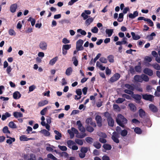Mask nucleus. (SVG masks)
Instances as JSON below:
<instances>
[{
    "label": "nucleus",
    "instance_id": "nucleus-1",
    "mask_svg": "<svg viewBox=\"0 0 160 160\" xmlns=\"http://www.w3.org/2000/svg\"><path fill=\"white\" fill-rule=\"evenodd\" d=\"M116 122L120 126L124 128L125 125L128 122V120L122 114H118L116 118Z\"/></svg>",
    "mask_w": 160,
    "mask_h": 160
},
{
    "label": "nucleus",
    "instance_id": "nucleus-2",
    "mask_svg": "<svg viewBox=\"0 0 160 160\" xmlns=\"http://www.w3.org/2000/svg\"><path fill=\"white\" fill-rule=\"evenodd\" d=\"M104 116L107 118L108 124L109 126L112 127L114 125V121L111 115L108 112L104 113Z\"/></svg>",
    "mask_w": 160,
    "mask_h": 160
},
{
    "label": "nucleus",
    "instance_id": "nucleus-3",
    "mask_svg": "<svg viewBox=\"0 0 160 160\" xmlns=\"http://www.w3.org/2000/svg\"><path fill=\"white\" fill-rule=\"evenodd\" d=\"M78 128L79 130L82 133L77 135V137L80 138H82L87 136L86 134L85 133V129L83 126H81L80 128L78 127Z\"/></svg>",
    "mask_w": 160,
    "mask_h": 160
},
{
    "label": "nucleus",
    "instance_id": "nucleus-4",
    "mask_svg": "<svg viewBox=\"0 0 160 160\" xmlns=\"http://www.w3.org/2000/svg\"><path fill=\"white\" fill-rule=\"evenodd\" d=\"M142 98L146 101L152 102L154 100V96L151 94H148L147 93L142 95Z\"/></svg>",
    "mask_w": 160,
    "mask_h": 160
},
{
    "label": "nucleus",
    "instance_id": "nucleus-5",
    "mask_svg": "<svg viewBox=\"0 0 160 160\" xmlns=\"http://www.w3.org/2000/svg\"><path fill=\"white\" fill-rule=\"evenodd\" d=\"M83 41L81 39L78 40L76 42V49L77 51L82 50L84 49L82 45L83 44Z\"/></svg>",
    "mask_w": 160,
    "mask_h": 160
},
{
    "label": "nucleus",
    "instance_id": "nucleus-6",
    "mask_svg": "<svg viewBox=\"0 0 160 160\" xmlns=\"http://www.w3.org/2000/svg\"><path fill=\"white\" fill-rule=\"evenodd\" d=\"M113 135H112L111 138L113 141L117 143H118L119 142V140L118 139L119 138V134L116 132H114L113 133Z\"/></svg>",
    "mask_w": 160,
    "mask_h": 160
},
{
    "label": "nucleus",
    "instance_id": "nucleus-7",
    "mask_svg": "<svg viewBox=\"0 0 160 160\" xmlns=\"http://www.w3.org/2000/svg\"><path fill=\"white\" fill-rule=\"evenodd\" d=\"M120 75L119 73H116L110 78V81L111 82H113L118 80L120 78Z\"/></svg>",
    "mask_w": 160,
    "mask_h": 160
},
{
    "label": "nucleus",
    "instance_id": "nucleus-8",
    "mask_svg": "<svg viewBox=\"0 0 160 160\" xmlns=\"http://www.w3.org/2000/svg\"><path fill=\"white\" fill-rule=\"evenodd\" d=\"M132 97L136 101L137 103H140V101L142 99V96L138 94H134V93L132 95Z\"/></svg>",
    "mask_w": 160,
    "mask_h": 160
},
{
    "label": "nucleus",
    "instance_id": "nucleus-9",
    "mask_svg": "<svg viewBox=\"0 0 160 160\" xmlns=\"http://www.w3.org/2000/svg\"><path fill=\"white\" fill-rule=\"evenodd\" d=\"M138 113L139 117L143 119H145L147 115L145 112L142 109H140L138 110Z\"/></svg>",
    "mask_w": 160,
    "mask_h": 160
},
{
    "label": "nucleus",
    "instance_id": "nucleus-10",
    "mask_svg": "<svg viewBox=\"0 0 160 160\" xmlns=\"http://www.w3.org/2000/svg\"><path fill=\"white\" fill-rule=\"evenodd\" d=\"M143 72L145 74L148 75L149 76H152L153 75V72L152 70L148 68H145Z\"/></svg>",
    "mask_w": 160,
    "mask_h": 160
},
{
    "label": "nucleus",
    "instance_id": "nucleus-11",
    "mask_svg": "<svg viewBox=\"0 0 160 160\" xmlns=\"http://www.w3.org/2000/svg\"><path fill=\"white\" fill-rule=\"evenodd\" d=\"M95 120L98 126L99 127H101L102 126V118L101 116L98 115L96 116Z\"/></svg>",
    "mask_w": 160,
    "mask_h": 160
},
{
    "label": "nucleus",
    "instance_id": "nucleus-12",
    "mask_svg": "<svg viewBox=\"0 0 160 160\" xmlns=\"http://www.w3.org/2000/svg\"><path fill=\"white\" fill-rule=\"evenodd\" d=\"M18 8V4L17 3L13 4L10 7V10L12 13L15 12Z\"/></svg>",
    "mask_w": 160,
    "mask_h": 160
},
{
    "label": "nucleus",
    "instance_id": "nucleus-13",
    "mask_svg": "<svg viewBox=\"0 0 160 160\" xmlns=\"http://www.w3.org/2000/svg\"><path fill=\"white\" fill-rule=\"evenodd\" d=\"M40 48L42 50H46L47 49V43L44 42H41L39 44Z\"/></svg>",
    "mask_w": 160,
    "mask_h": 160
},
{
    "label": "nucleus",
    "instance_id": "nucleus-14",
    "mask_svg": "<svg viewBox=\"0 0 160 160\" xmlns=\"http://www.w3.org/2000/svg\"><path fill=\"white\" fill-rule=\"evenodd\" d=\"M149 109L153 112H158L157 107L153 104H150L149 106Z\"/></svg>",
    "mask_w": 160,
    "mask_h": 160
},
{
    "label": "nucleus",
    "instance_id": "nucleus-15",
    "mask_svg": "<svg viewBox=\"0 0 160 160\" xmlns=\"http://www.w3.org/2000/svg\"><path fill=\"white\" fill-rule=\"evenodd\" d=\"M134 79L136 82H142V74L141 76L138 75H135L134 77Z\"/></svg>",
    "mask_w": 160,
    "mask_h": 160
},
{
    "label": "nucleus",
    "instance_id": "nucleus-16",
    "mask_svg": "<svg viewBox=\"0 0 160 160\" xmlns=\"http://www.w3.org/2000/svg\"><path fill=\"white\" fill-rule=\"evenodd\" d=\"M13 97L14 99H18L21 97V94L18 91H16L13 93Z\"/></svg>",
    "mask_w": 160,
    "mask_h": 160
},
{
    "label": "nucleus",
    "instance_id": "nucleus-17",
    "mask_svg": "<svg viewBox=\"0 0 160 160\" xmlns=\"http://www.w3.org/2000/svg\"><path fill=\"white\" fill-rule=\"evenodd\" d=\"M128 107L131 111L133 112H135L137 110V108L135 105L132 103H130L128 104Z\"/></svg>",
    "mask_w": 160,
    "mask_h": 160
},
{
    "label": "nucleus",
    "instance_id": "nucleus-18",
    "mask_svg": "<svg viewBox=\"0 0 160 160\" xmlns=\"http://www.w3.org/2000/svg\"><path fill=\"white\" fill-rule=\"evenodd\" d=\"M7 138H10L7 140L6 142L7 143L10 144H11L13 142H14L15 141V139L14 138H11L8 136V135H7Z\"/></svg>",
    "mask_w": 160,
    "mask_h": 160
},
{
    "label": "nucleus",
    "instance_id": "nucleus-19",
    "mask_svg": "<svg viewBox=\"0 0 160 160\" xmlns=\"http://www.w3.org/2000/svg\"><path fill=\"white\" fill-rule=\"evenodd\" d=\"M13 115L16 118H22L23 117V114L20 112H15L13 113Z\"/></svg>",
    "mask_w": 160,
    "mask_h": 160
},
{
    "label": "nucleus",
    "instance_id": "nucleus-20",
    "mask_svg": "<svg viewBox=\"0 0 160 160\" xmlns=\"http://www.w3.org/2000/svg\"><path fill=\"white\" fill-rule=\"evenodd\" d=\"M54 132L57 135L55 136V138L56 140H58L60 139L62 137L61 133L57 130H55L54 131Z\"/></svg>",
    "mask_w": 160,
    "mask_h": 160
},
{
    "label": "nucleus",
    "instance_id": "nucleus-21",
    "mask_svg": "<svg viewBox=\"0 0 160 160\" xmlns=\"http://www.w3.org/2000/svg\"><path fill=\"white\" fill-rule=\"evenodd\" d=\"M32 138H27L25 135H22L20 137V140L21 141H28L30 140H32Z\"/></svg>",
    "mask_w": 160,
    "mask_h": 160
},
{
    "label": "nucleus",
    "instance_id": "nucleus-22",
    "mask_svg": "<svg viewBox=\"0 0 160 160\" xmlns=\"http://www.w3.org/2000/svg\"><path fill=\"white\" fill-rule=\"evenodd\" d=\"M58 57H55V58H53L50 61L49 64L51 65H53L58 60Z\"/></svg>",
    "mask_w": 160,
    "mask_h": 160
},
{
    "label": "nucleus",
    "instance_id": "nucleus-23",
    "mask_svg": "<svg viewBox=\"0 0 160 160\" xmlns=\"http://www.w3.org/2000/svg\"><path fill=\"white\" fill-rule=\"evenodd\" d=\"M48 101L47 100H44L39 102L38 103V106L39 107L43 106L48 104Z\"/></svg>",
    "mask_w": 160,
    "mask_h": 160
},
{
    "label": "nucleus",
    "instance_id": "nucleus-24",
    "mask_svg": "<svg viewBox=\"0 0 160 160\" xmlns=\"http://www.w3.org/2000/svg\"><path fill=\"white\" fill-rule=\"evenodd\" d=\"M68 147L69 148H71V146L75 144V143L74 141L71 140H69L67 141V142Z\"/></svg>",
    "mask_w": 160,
    "mask_h": 160
},
{
    "label": "nucleus",
    "instance_id": "nucleus-25",
    "mask_svg": "<svg viewBox=\"0 0 160 160\" xmlns=\"http://www.w3.org/2000/svg\"><path fill=\"white\" fill-rule=\"evenodd\" d=\"M133 39L134 40H138L140 38V37L138 35H136L135 33L133 32H131Z\"/></svg>",
    "mask_w": 160,
    "mask_h": 160
},
{
    "label": "nucleus",
    "instance_id": "nucleus-26",
    "mask_svg": "<svg viewBox=\"0 0 160 160\" xmlns=\"http://www.w3.org/2000/svg\"><path fill=\"white\" fill-rule=\"evenodd\" d=\"M93 21V19L92 18H87L85 22V24L87 26L89 25Z\"/></svg>",
    "mask_w": 160,
    "mask_h": 160
},
{
    "label": "nucleus",
    "instance_id": "nucleus-27",
    "mask_svg": "<svg viewBox=\"0 0 160 160\" xmlns=\"http://www.w3.org/2000/svg\"><path fill=\"white\" fill-rule=\"evenodd\" d=\"M11 115L8 112H6L5 113V115H3L2 116V120L3 121L5 120L7 118L11 116Z\"/></svg>",
    "mask_w": 160,
    "mask_h": 160
},
{
    "label": "nucleus",
    "instance_id": "nucleus-28",
    "mask_svg": "<svg viewBox=\"0 0 160 160\" xmlns=\"http://www.w3.org/2000/svg\"><path fill=\"white\" fill-rule=\"evenodd\" d=\"M138 65L136 66L134 68L135 71L138 72H140L141 71V63L139 62L138 64Z\"/></svg>",
    "mask_w": 160,
    "mask_h": 160
},
{
    "label": "nucleus",
    "instance_id": "nucleus-29",
    "mask_svg": "<svg viewBox=\"0 0 160 160\" xmlns=\"http://www.w3.org/2000/svg\"><path fill=\"white\" fill-rule=\"evenodd\" d=\"M124 87L127 88L132 90L134 91V87L129 84L127 83L124 84Z\"/></svg>",
    "mask_w": 160,
    "mask_h": 160
},
{
    "label": "nucleus",
    "instance_id": "nucleus-30",
    "mask_svg": "<svg viewBox=\"0 0 160 160\" xmlns=\"http://www.w3.org/2000/svg\"><path fill=\"white\" fill-rule=\"evenodd\" d=\"M72 72V69L71 67L68 68L66 70L65 73L67 76L70 75Z\"/></svg>",
    "mask_w": 160,
    "mask_h": 160
},
{
    "label": "nucleus",
    "instance_id": "nucleus-31",
    "mask_svg": "<svg viewBox=\"0 0 160 160\" xmlns=\"http://www.w3.org/2000/svg\"><path fill=\"white\" fill-rule=\"evenodd\" d=\"M113 29H106V32L108 35V37H110L112 35L113 32Z\"/></svg>",
    "mask_w": 160,
    "mask_h": 160
},
{
    "label": "nucleus",
    "instance_id": "nucleus-32",
    "mask_svg": "<svg viewBox=\"0 0 160 160\" xmlns=\"http://www.w3.org/2000/svg\"><path fill=\"white\" fill-rule=\"evenodd\" d=\"M93 146L97 149H99L101 148V145L99 142H94Z\"/></svg>",
    "mask_w": 160,
    "mask_h": 160
},
{
    "label": "nucleus",
    "instance_id": "nucleus-33",
    "mask_svg": "<svg viewBox=\"0 0 160 160\" xmlns=\"http://www.w3.org/2000/svg\"><path fill=\"white\" fill-rule=\"evenodd\" d=\"M8 126L12 128H16L17 127L15 123L12 121L10 122L8 124Z\"/></svg>",
    "mask_w": 160,
    "mask_h": 160
},
{
    "label": "nucleus",
    "instance_id": "nucleus-34",
    "mask_svg": "<svg viewBox=\"0 0 160 160\" xmlns=\"http://www.w3.org/2000/svg\"><path fill=\"white\" fill-rule=\"evenodd\" d=\"M40 132L42 133L45 136H48L50 135V132L46 129H43L41 130Z\"/></svg>",
    "mask_w": 160,
    "mask_h": 160
},
{
    "label": "nucleus",
    "instance_id": "nucleus-35",
    "mask_svg": "<svg viewBox=\"0 0 160 160\" xmlns=\"http://www.w3.org/2000/svg\"><path fill=\"white\" fill-rule=\"evenodd\" d=\"M103 148L106 150H110L112 148L111 145L108 144H105L103 145Z\"/></svg>",
    "mask_w": 160,
    "mask_h": 160
},
{
    "label": "nucleus",
    "instance_id": "nucleus-36",
    "mask_svg": "<svg viewBox=\"0 0 160 160\" xmlns=\"http://www.w3.org/2000/svg\"><path fill=\"white\" fill-rule=\"evenodd\" d=\"M75 143H76L78 144L80 146L82 145L83 144V140L82 139H76L75 140Z\"/></svg>",
    "mask_w": 160,
    "mask_h": 160
},
{
    "label": "nucleus",
    "instance_id": "nucleus-37",
    "mask_svg": "<svg viewBox=\"0 0 160 160\" xmlns=\"http://www.w3.org/2000/svg\"><path fill=\"white\" fill-rule=\"evenodd\" d=\"M142 82L144 81L145 82H148L149 80V78L148 77L144 74H142Z\"/></svg>",
    "mask_w": 160,
    "mask_h": 160
},
{
    "label": "nucleus",
    "instance_id": "nucleus-38",
    "mask_svg": "<svg viewBox=\"0 0 160 160\" xmlns=\"http://www.w3.org/2000/svg\"><path fill=\"white\" fill-rule=\"evenodd\" d=\"M72 61H73V64L75 66H77L78 64V61L76 56H74L72 58Z\"/></svg>",
    "mask_w": 160,
    "mask_h": 160
},
{
    "label": "nucleus",
    "instance_id": "nucleus-39",
    "mask_svg": "<svg viewBox=\"0 0 160 160\" xmlns=\"http://www.w3.org/2000/svg\"><path fill=\"white\" fill-rule=\"evenodd\" d=\"M71 47V44H65L62 46V49H65L67 50H69Z\"/></svg>",
    "mask_w": 160,
    "mask_h": 160
},
{
    "label": "nucleus",
    "instance_id": "nucleus-40",
    "mask_svg": "<svg viewBox=\"0 0 160 160\" xmlns=\"http://www.w3.org/2000/svg\"><path fill=\"white\" fill-rule=\"evenodd\" d=\"M134 131L136 133L141 134L142 133V130L141 128L138 127H136L134 129Z\"/></svg>",
    "mask_w": 160,
    "mask_h": 160
},
{
    "label": "nucleus",
    "instance_id": "nucleus-41",
    "mask_svg": "<svg viewBox=\"0 0 160 160\" xmlns=\"http://www.w3.org/2000/svg\"><path fill=\"white\" fill-rule=\"evenodd\" d=\"M85 140L88 143L90 144H91L92 143L93 141L92 138L90 137H87L86 138Z\"/></svg>",
    "mask_w": 160,
    "mask_h": 160
},
{
    "label": "nucleus",
    "instance_id": "nucleus-42",
    "mask_svg": "<svg viewBox=\"0 0 160 160\" xmlns=\"http://www.w3.org/2000/svg\"><path fill=\"white\" fill-rule=\"evenodd\" d=\"M152 66L153 68L156 70H160V66L157 63L155 64H152Z\"/></svg>",
    "mask_w": 160,
    "mask_h": 160
},
{
    "label": "nucleus",
    "instance_id": "nucleus-43",
    "mask_svg": "<svg viewBox=\"0 0 160 160\" xmlns=\"http://www.w3.org/2000/svg\"><path fill=\"white\" fill-rule=\"evenodd\" d=\"M107 58L108 61L110 62H114V56L112 55H110L108 56Z\"/></svg>",
    "mask_w": 160,
    "mask_h": 160
},
{
    "label": "nucleus",
    "instance_id": "nucleus-44",
    "mask_svg": "<svg viewBox=\"0 0 160 160\" xmlns=\"http://www.w3.org/2000/svg\"><path fill=\"white\" fill-rule=\"evenodd\" d=\"M125 101L124 98H118L115 101L117 103H121Z\"/></svg>",
    "mask_w": 160,
    "mask_h": 160
},
{
    "label": "nucleus",
    "instance_id": "nucleus-45",
    "mask_svg": "<svg viewBox=\"0 0 160 160\" xmlns=\"http://www.w3.org/2000/svg\"><path fill=\"white\" fill-rule=\"evenodd\" d=\"M2 132L4 133H10V131L8 130V128L7 126L4 127L2 129Z\"/></svg>",
    "mask_w": 160,
    "mask_h": 160
},
{
    "label": "nucleus",
    "instance_id": "nucleus-46",
    "mask_svg": "<svg viewBox=\"0 0 160 160\" xmlns=\"http://www.w3.org/2000/svg\"><path fill=\"white\" fill-rule=\"evenodd\" d=\"M133 91L128 89H126L124 90V92L126 93L132 95L134 93Z\"/></svg>",
    "mask_w": 160,
    "mask_h": 160
},
{
    "label": "nucleus",
    "instance_id": "nucleus-47",
    "mask_svg": "<svg viewBox=\"0 0 160 160\" xmlns=\"http://www.w3.org/2000/svg\"><path fill=\"white\" fill-rule=\"evenodd\" d=\"M128 133V131L124 129L121 131V135L122 137H125L127 136Z\"/></svg>",
    "mask_w": 160,
    "mask_h": 160
},
{
    "label": "nucleus",
    "instance_id": "nucleus-48",
    "mask_svg": "<svg viewBox=\"0 0 160 160\" xmlns=\"http://www.w3.org/2000/svg\"><path fill=\"white\" fill-rule=\"evenodd\" d=\"M86 130L88 132H92L94 131V129L92 127L90 126H88L86 128Z\"/></svg>",
    "mask_w": 160,
    "mask_h": 160
},
{
    "label": "nucleus",
    "instance_id": "nucleus-49",
    "mask_svg": "<svg viewBox=\"0 0 160 160\" xmlns=\"http://www.w3.org/2000/svg\"><path fill=\"white\" fill-rule=\"evenodd\" d=\"M145 21H146L149 24V26L150 27H152L153 26V23L152 21L150 19L147 18L145 20Z\"/></svg>",
    "mask_w": 160,
    "mask_h": 160
},
{
    "label": "nucleus",
    "instance_id": "nucleus-50",
    "mask_svg": "<svg viewBox=\"0 0 160 160\" xmlns=\"http://www.w3.org/2000/svg\"><path fill=\"white\" fill-rule=\"evenodd\" d=\"M88 151V148L87 147H82L80 150V152L86 154Z\"/></svg>",
    "mask_w": 160,
    "mask_h": 160
},
{
    "label": "nucleus",
    "instance_id": "nucleus-51",
    "mask_svg": "<svg viewBox=\"0 0 160 160\" xmlns=\"http://www.w3.org/2000/svg\"><path fill=\"white\" fill-rule=\"evenodd\" d=\"M99 61L101 62L104 63H106L107 62V59L106 58L103 57H102L100 58L99 59Z\"/></svg>",
    "mask_w": 160,
    "mask_h": 160
},
{
    "label": "nucleus",
    "instance_id": "nucleus-52",
    "mask_svg": "<svg viewBox=\"0 0 160 160\" xmlns=\"http://www.w3.org/2000/svg\"><path fill=\"white\" fill-rule=\"evenodd\" d=\"M8 33L11 36H15L16 34L15 32L12 29H10L9 30Z\"/></svg>",
    "mask_w": 160,
    "mask_h": 160
},
{
    "label": "nucleus",
    "instance_id": "nucleus-53",
    "mask_svg": "<svg viewBox=\"0 0 160 160\" xmlns=\"http://www.w3.org/2000/svg\"><path fill=\"white\" fill-rule=\"evenodd\" d=\"M122 98H125L128 100H131V96L130 95L126 94H122Z\"/></svg>",
    "mask_w": 160,
    "mask_h": 160
},
{
    "label": "nucleus",
    "instance_id": "nucleus-54",
    "mask_svg": "<svg viewBox=\"0 0 160 160\" xmlns=\"http://www.w3.org/2000/svg\"><path fill=\"white\" fill-rule=\"evenodd\" d=\"M77 32H80V33L83 35H85L87 34L86 32L84 30H82L81 29H78L77 30Z\"/></svg>",
    "mask_w": 160,
    "mask_h": 160
},
{
    "label": "nucleus",
    "instance_id": "nucleus-55",
    "mask_svg": "<svg viewBox=\"0 0 160 160\" xmlns=\"http://www.w3.org/2000/svg\"><path fill=\"white\" fill-rule=\"evenodd\" d=\"M68 132L69 133L71 138H73L74 136V133L72 132V131L70 129H68Z\"/></svg>",
    "mask_w": 160,
    "mask_h": 160
},
{
    "label": "nucleus",
    "instance_id": "nucleus-56",
    "mask_svg": "<svg viewBox=\"0 0 160 160\" xmlns=\"http://www.w3.org/2000/svg\"><path fill=\"white\" fill-rule=\"evenodd\" d=\"M47 111V108H43L42 110L40 112V114L42 115H44L45 114V113Z\"/></svg>",
    "mask_w": 160,
    "mask_h": 160
},
{
    "label": "nucleus",
    "instance_id": "nucleus-57",
    "mask_svg": "<svg viewBox=\"0 0 160 160\" xmlns=\"http://www.w3.org/2000/svg\"><path fill=\"white\" fill-rule=\"evenodd\" d=\"M98 31V28L96 27H94L91 29V31L92 32L95 33H97Z\"/></svg>",
    "mask_w": 160,
    "mask_h": 160
},
{
    "label": "nucleus",
    "instance_id": "nucleus-58",
    "mask_svg": "<svg viewBox=\"0 0 160 160\" xmlns=\"http://www.w3.org/2000/svg\"><path fill=\"white\" fill-rule=\"evenodd\" d=\"M58 147L59 149L62 151H66L67 149V148L65 146L59 145Z\"/></svg>",
    "mask_w": 160,
    "mask_h": 160
},
{
    "label": "nucleus",
    "instance_id": "nucleus-59",
    "mask_svg": "<svg viewBox=\"0 0 160 160\" xmlns=\"http://www.w3.org/2000/svg\"><path fill=\"white\" fill-rule=\"evenodd\" d=\"M101 55V54L100 53H99L97 55L96 57L93 59V62L94 63H95L96 61L99 58Z\"/></svg>",
    "mask_w": 160,
    "mask_h": 160
},
{
    "label": "nucleus",
    "instance_id": "nucleus-60",
    "mask_svg": "<svg viewBox=\"0 0 160 160\" xmlns=\"http://www.w3.org/2000/svg\"><path fill=\"white\" fill-rule=\"evenodd\" d=\"M81 16L83 18L84 20L87 19L89 17V16L86 15L84 12H82L81 14Z\"/></svg>",
    "mask_w": 160,
    "mask_h": 160
},
{
    "label": "nucleus",
    "instance_id": "nucleus-61",
    "mask_svg": "<svg viewBox=\"0 0 160 160\" xmlns=\"http://www.w3.org/2000/svg\"><path fill=\"white\" fill-rule=\"evenodd\" d=\"M36 87L34 85H32L30 86L29 88V91L32 92L36 88Z\"/></svg>",
    "mask_w": 160,
    "mask_h": 160
},
{
    "label": "nucleus",
    "instance_id": "nucleus-62",
    "mask_svg": "<svg viewBox=\"0 0 160 160\" xmlns=\"http://www.w3.org/2000/svg\"><path fill=\"white\" fill-rule=\"evenodd\" d=\"M76 92L78 96H81L82 94V92L81 89L78 88L77 89L76 91Z\"/></svg>",
    "mask_w": 160,
    "mask_h": 160
},
{
    "label": "nucleus",
    "instance_id": "nucleus-63",
    "mask_svg": "<svg viewBox=\"0 0 160 160\" xmlns=\"http://www.w3.org/2000/svg\"><path fill=\"white\" fill-rule=\"evenodd\" d=\"M144 59L146 61L148 62H150L152 61V58L149 56H146Z\"/></svg>",
    "mask_w": 160,
    "mask_h": 160
},
{
    "label": "nucleus",
    "instance_id": "nucleus-64",
    "mask_svg": "<svg viewBox=\"0 0 160 160\" xmlns=\"http://www.w3.org/2000/svg\"><path fill=\"white\" fill-rule=\"evenodd\" d=\"M113 108L114 109L117 110H120V108L119 106L117 104H114L113 105Z\"/></svg>",
    "mask_w": 160,
    "mask_h": 160
}]
</instances>
